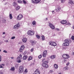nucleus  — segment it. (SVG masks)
I'll use <instances>...</instances> for the list:
<instances>
[{
    "instance_id": "dca6fc26",
    "label": "nucleus",
    "mask_w": 74,
    "mask_h": 74,
    "mask_svg": "<svg viewBox=\"0 0 74 74\" xmlns=\"http://www.w3.org/2000/svg\"><path fill=\"white\" fill-rule=\"evenodd\" d=\"M27 56L26 55L24 56H23V60H26V59H27Z\"/></svg>"
},
{
    "instance_id": "bb28decb",
    "label": "nucleus",
    "mask_w": 74,
    "mask_h": 74,
    "mask_svg": "<svg viewBox=\"0 0 74 74\" xmlns=\"http://www.w3.org/2000/svg\"><path fill=\"white\" fill-rule=\"evenodd\" d=\"M17 2L18 3H20V4L22 3V1L21 0H19Z\"/></svg>"
},
{
    "instance_id": "13d9d810",
    "label": "nucleus",
    "mask_w": 74,
    "mask_h": 74,
    "mask_svg": "<svg viewBox=\"0 0 74 74\" xmlns=\"http://www.w3.org/2000/svg\"><path fill=\"white\" fill-rule=\"evenodd\" d=\"M8 3V2H6L5 3V5H6V4H7Z\"/></svg>"
},
{
    "instance_id": "9d476101",
    "label": "nucleus",
    "mask_w": 74,
    "mask_h": 74,
    "mask_svg": "<svg viewBox=\"0 0 74 74\" xmlns=\"http://www.w3.org/2000/svg\"><path fill=\"white\" fill-rule=\"evenodd\" d=\"M19 27H20V24H19V23H18V24H17L16 25H15L14 26V27L16 28V29H18Z\"/></svg>"
},
{
    "instance_id": "6ab92c4d",
    "label": "nucleus",
    "mask_w": 74,
    "mask_h": 74,
    "mask_svg": "<svg viewBox=\"0 0 74 74\" xmlns=\"http://www.w3.org/2000/svg\"><path fill=\"white\" fill-rule=\"evenodd\" d=\"M68 69H69V68H68V67H66L65 68H63V70L64 71H66V70H67Z\"/></svg>"
},
{
    "instance_id": "a211bd4d",
    "label": "nucleus",
    "mask_w": 74,
    "mask_h": 74,
    "mask_svg": "<svg viewBox=\"0 0 74 74\" xmlns=\"http://www.w3.org/2000/svg\"><path fill=\"white\" fill-rule=\"evenodd\" d=\"M27 38H24L22 39V41H23L24 42H26V41H27Z\"/></svg>"
},
{
    "instance_id": "473e14b6",
    "label": "nucleus",
    "mask_w": 74,
    "mask_h": 74,
    "mask_svg": "<svg viewBox=\"0 0 74 74\" xmlns=\"http://www.w3.org/2000/svg\"><path fill=\"white\" fill-rule=\"evenodd\" d=\"M24 73H27V69H26L25 71H24Z\"/></svg>"
},
{
    "instance_id": "2f4dec72",
    "label": "nucleus",
    "mask_w": 74,
    "mask_h": 74,
    "mask_svg": "<svg viewBox=\"0 0 74 74\" xmlns=\"http://www.w3.org/2000/svg\"><path fill=\"white\" fill-rule=\"evenodd\" d=\"M35 74H39L40 73V71L38 72H35Z\"/></svg>"
},
{
    "instance_id": "69168bd1",
    "label": "nucleus",
    "mask_w": 74,
    "mask_h": 74,
    "mask_svg": "<svg viewBox=\"0 0 74 74\" xmlns=\"http://www.w3.org/2000/svg\"><path fill=\"white\" fill-rule=\"evenodd\" d=\"M73 55H74V52L73 53Z\"/></svg>"
},
{
    "instance_id": "4be33fe9",
    "label": "nucleus",
    "mask_w": 74,
    "mask_h": 74,
    "mask_svg": "<svg viewBox=\"0 0 74 74\" xmlns=\"http://www.w3.org/2000/svg\"><path fill=\"white\" fill-rule=\"evenodd\" d=\"M54 66L55 69H58V65L56 64H55L54 65Z\"/></svg>"
},
{
    "instance_id": "c03bdc74",
    "label": "nucleus",
    "mask_w": 74,
    "mask_h": 74,
    "mask_svg": "<svg viewBox=\"0 0 74 74\" xmlns=\"http://www.w3.org/2000/svg\"><path fill=\"white\" fill-rule=\"evenodd\" d=\"M0 74H3V73L1 71H0Z\"/></svg>"
},
{
    "instance_id": "e2e57ef3",
    "label": "nucleus",
    "mask_w": 74,
    "mask_h": 74,
    "mask_svg": "<svg viewBox=\"0 0 74 74\" xmlns=\"http://www.w3.org/2000/svg\"><path fill=\"white\" fill-rule=\"evenodd\" d=\"M33 64V63H31V64L30 65V66H31V65H32V64H33V65H34V64Z\"/></svg>"
},
{
    "instance_id": "5701e85b",
    "label": "nucleus",
    "mask_w": 74,
    "mask_h": 74,
    "mask_svg": "<svg viewBox=\"0 0 74 74\" xmlns=\"http://www.w3.org/2000/svg\"><path fill=\"white\" fill-rule=\"evenodd\" d=\"M16 10H19V9L20 8V7L18 6V5L17 6H16Z\"/></svg>"
},
{
    "instance_id": "9b49d317",
    "label": "nucleus",
    "mask_w": 74,
    "mask_h": 74,
    "mask_svg": "<svg viewBox=\"0 0 74 74\" xmlns=\"http://www.w3.org/2000/svg\"><path fill=\"white\" fill-rule=\"evenodd\" d=\"M25 48V46L24 45L22 46L19 49V51L20 52H22V50H23Z\"/></svg>"
},
{
    "instance_id": "c9c22d12",
    "label": "nucleus",
    "mask_w": 74,
    "mask_h": 74,
    "mask_svg": "<svg viewBox=\"0 0 74 74\" xmlns=\"http://www.w3.org/2000/svg\"><path fill=\"white\" fill-rule=\"evenodd\" d=\"M42 57V55H40L38 56V58H39V59H40V58H41Z\"/></svg>"
},
{
    "instance_id": "393cba45",
    "label": "nucleus",
    "mask_w": 74,
    "mask_h": 74,
    "mask_svg": "<svg viewBox=\"0 0 74 74\" xmlns=\"http://www.w3.org/2000/svg\"><path fill=\"white\" fill-rule=\"evenodd\" d=\"M41 37L42 41H44L45 39V37H44V36H42Z\"/></svg>"
},
{
    "instance_id": "a19ab883",
    "label": "nucleus",
    "mask_w": 74,
    "mask_h": 74,
    "mask_svg": "<svg viewBox=\"0 0 74 74\" xmlns=\"http://www.w3.org/2000/svg\"><path fill=\"white\" fill-rule=\"evenodd\" d=\"M61 1L62 3H64V2H65V1L64 0H61Z\"/></svg>"
},
{
    "instance_id": "37998d69",
    "label": "nucleus",
    "mask_w": 74,
    "mask_h": 74,
    "mask_svg": "<svg viewBox=\"0 0 74 74\" xmlns=\"http://www.w3.org/2000/svg\"><path fill=\"white\" fill-rule=\"evenodd\" d=\"M66 25H71V24L70 23H67Z\"/></svg>"
},
{
    "instance_id": "de8ad7c7",
    "label": "nucleus",
    "mask_w": 74,
    "mask_h": 74,
    "mask_svg": "<svg viewBox=\"0 0 74 74\" xmlns=\"http://www.w3.org/2000/svg\"><path fill=\"white\" fill-rule=\"evenodd\" d=\"M45 58H44L42 60V61L43 62H44V61H45Z\"/></svg>"
},
{
    "instance_id": "2eb2a0df",
    "label": "nucleus",
    "mask_w": 74,
    "mask_h": 74,
    "mask_svg": "<svg viewBox=\"0 0 74 74\" xmlns=\"http://www.w3.org/2000/svg\"><path fill=\"white\" fill-rule=\"evenodd\" d=\"M12 5L13 6L15 7L18 6V4H17L16 2H14L12 4Z\"/></svg>"
},
{
    "instance_id": "39448f33",
    "label": "nucleus",
    "mask_w": 74,
    "mask_h": 74,
    "mask_svg": "<svg viewBox=\"0 0 74 74\" xmlns=\"http://www.w3.org/2000/svg\"><path fill=\"white\" fill-rule=\"evenodd\" d=\"M22 55L20 54L19 56L17 58V60H18V63H20V62H21V60L19 59H22Z\"/></svg>"
},
{
    "instance_id": "bf43d9fd",
    "label": "nucleus",
    "mask_w": 74,
    "mask_h": 74,
    "mask_svg": "<svg viewBox=\"0 0 74 74\" xmlns=\"http://www.w3.org/2000/svg\"><path fill=\"white\" fill-rule=\"evenodd\" d=\"M52 12L53 14H54V13H53L54 12V11H52Z\"/></svg>"
},
{
    "instance_id": "c85d7f7f",
    "label": "nucleus",
    "mask_w": 74,
    "mask_h": 74,
    "mask_svg": "<svg viewBox=\"0 0 74 74\" xmlns=\"http://www.w3.org/2000/svg\"><path fill=\"white\" fill-rule=\"evenodd\" d=\"M33 34H34V32H33V31H31L30 36H31V35H33Z\"/></svg>"
},
{
    "instance_id": "b1692460",
    "label": "nucleus",
    "mask_w": 74,
    "mask_h": 74,
    "mask_svg": "<svg viewBox=\"0 0 74 74\" xmlns=\"http://www.w3.org/2000/svg\"><path fill=\"white\" fill-rule=\"evenodd\" d=\"M9 16L10 19H12V14H10Z\"/></svg>"
},
{
    "instance_id": "864d4df0",
    "label": "nucleus",
    "mask_w": 74,
    "mask_h": 74,
    "mask_svg": "<svg viewBox=\"0 0 74 74\" xmlns=\"http://www.w3.org/2000/svg\"><path fill=\"white\" fill-rule=\"evenodd\" d=\"M39 71H38L37 70H36V71L35 72H39Z\"/></svg>"
},
{
    "instance_id": "0e129e2a",
    "label": "nucleus",
    "mask_w": 74,
    "mask_h": 74,
    "mask_svg": "<svg viewBox=\"0 0 74 74\" xmlns=\"http://www.w3.org/2000/svg\"><path fill=\"white\" fill-rule=\"evenodd\" d=\"M46 20H48V18H46Z\"/></svg>"
},
{
    "instance_id": "0eeeda50",
    "label": "nucleus",
    "mask_w": 74,
    "mask_h": 74,
    "mask_svg": "<svg viewBox=\"0 0 74 74\" xmlns=\"http://www.w3.org/2000/svg\"><path fill=\"white\" fill-rule=\"evenodd\" d=\"M49 26L52 29H55V27L52 24H51V23L49 22Z\"/></svg>"
},
{
    "instance_id": "8fccbe9b",
    "label": "nucleus",
    "mask_w": 74,
    "mask_h": 74,
    "mask_svg": "<svg viewBox=\"0 0 74 74\" xmlns=\"http://www.w3.org/2000/svg\"><path fill=\"white\" fill-rule=\"evenodd\" d=\"M1 57L0 56V62H1Z\"/></svg>"
},
{
    "instance_id": "ea45409f",
    "label": "nucleus",
    "mask_w": 74,
    "mask_h": 74,
    "mask_svg": "<svg viewBox=\"0 0 74 74\" xmlns=\"http://www.w3.org/2000/svg\"><path fill=\"white\" fill-rule=\"evenodd\" d=\"M36 37H37V38H38V39H39V38H40V36H38V35H36Z\"/></svg>"
},
{
    "instance_id": "20e7f679",
    "label": "nucleus",
    "mask_w": 74,
    "mask_h": 74,
    "mask_svg": "<svg viewBox=\"0 0 74 74\" xmlns=\"http://www.w3.org/2000/svg\"><path fill=\"white\" fill-rule=\"evenodd\" d=\"M49 45H51L52 46H56V43L53 41H50L49 42Z\"/></svg>"
},
{
    "instance_id": "a878e982",
    "label": "nucleus",
    "mask_w": 74,
    "mask_h": 74,
    "mask_svg": "<svg viewBox=\"0 0 74 74\" xmlns=\"http://www.w3.org/2000/svg\"><path fill=\"white\" fill-rule=\"evenodd\" d=\"M31 33V31H29L27 32V34L28 35L30 36V34Z\"/></svg>"
},
{
    "instance_id": "ddd939ff",
    "label": "nucleus",
    "mask_w": 74,
    "mask_h": 74,
    "mask_svg": "<svg viewBox=\"0 0 74 74\" xmlns=\"http://www.w3.org/2000/svg\"><path fill=\"white\" fill-rule=\"evenodd\" d=\"M42 66L44 67H48V65L44 63H43Z\"/></svg>"
},
{
    "instance_id": "79ce46f5",
    "label": "nucleus",
    "mask_w": 74,
    "mask_h": 74,
    "mask_svg": "<svg viewBox=\"0 0 74 74\" xmlns=\"http://www.w3.org/2000/svg\"><path fill=\"white\" fill-rule=\"evenodd\" d=\"M71 39H72V40H74V36H72L71 37Z\"/></svg>"
},
{
    "instance_id": "774afa93",
    "label": "nucleus",
    "mask_w": 74,
    "mask_h": 74,
    "mask_svg": "<svg viewBox=\"0 0 74 74\" xmlns=\"http://www.w3.org/2000/svg\"><path fill=\"white\" fill-rule=\"evenodd\" d=\"M59 74H62L61 73H60Z\"/></svg>"
},
{
    "instance_id": "338daca9",
    "label": "nucleus",
    "mask_w": 74,
    "mask_h": 74,
    "mask_svg": "<svg viewBox=\"0 0 74 74\" xmlns=\"http://www.w3.org/2000/svg\"><path fill=\"white\" fill-rule=\"evenodd\" d=\"M1 49H0V52H1Z\"/></svg>"
},
{
    "instance_id": "f03ea898",
    "label": "nucleus",
    "mask_w": 74,
    "mask_h": 74,
    "mask_svg": "<svg viewBox=\"0 0 74 74\" xmlns=\"http://www.w3.org/2000/svg\"><path fill=\"white\" fill-rule=\"evenodd\" d=\"M23 70H24V67L22 66H20L19 67V70L18 71L19 73H22L23 71Z\"/></svg>"
},
{
    "instance_id": "5fc2aeb1",
    "label": "nucleus",
    "mask_w": 74,
    "mask_h": 74,
    "mask_svg": "<svg viewBox=\"0 0 74 74\" xmlns=\"http://www.w3.org/2000/svg\"><path fill=\"white\" fill-rule=\"evenodd\" d=\"M5 34V32H3V34Z\"/></svg>"
},
{
    "instance_id": "f257e3e1",
    "label": "nucleus",
    "mask_w": 74,
    "mask_h": 74,
    "mask_svg": "<svg viewBox=\"0 0 74 74\" xmlns=\"http://www.w3.org/2000/svg\"><path fill=\"white\" fill-rule=\"evenodd\" d=\"M64 41L65 42L63 44V46H69V43L71 44L72 42V41L70 40L69 39H66Z\"/></svg>"
},
{
    "instance_id": "3c124183",
    "label": "nucleus",
    "mask_w": 74,
    "mask_h": 74,
    "mask_svg": "<svg viewBox=\"0 0 74 74\" xmlns=\"http://www.w3.org/2000/svg\"><path fill=\"white\" fill-rule=\"evenodd\" d=\"M50 73H53V71L52 70H50L49 71Z\"/></svg>"
},
{
    "instance_id": "052dcab7",
    "label": "nucleus",
    "mask_w": 74,
    "mask_h": 74,
    "mask_svg": "<svg viewBox=\"0 0 74 74\" xmlns=\"http://www.w3.org/2000/svg\"><path fill=\"white\" fill-rule=\"evenodd\" d=\"M72 28L74 29V25L72 27Z\"/></svg>"
},
{
    "instance_id": "6e6552de",
    "label": "nucleus",
    "mask_w": 74,
    "mask_h": 74,
    "mask_svg": "<svg viewBox=\"0 0 74 74\" xmlns=\"http://www.w3.org/2000/svg\"><path fill=\"white\" fill-rule=\"evenodd\" d=\"M47 55V51L45 50L43 52V53L42 55H43V57H46Z\"/></svg>"
},
{
    "instance_id": "aec40b11",
    "label": "nucleus",
    "mask_w": 74,
    "mask_h": 74,
    "mask_svg": "<svg viewBox=\"0 0 74 74\" xmlns=\"http://www.w3.org/2000/svg\"><path fill=\"white\" fill-rule=\"evenodd\" d=\"M69 0L70 1V2H69V4H74V2H73L71 1L72 0Z\"/></svg>"
},
{
    "instance_id": "cd10ccee",
    "label": "nucleus",
    "mask_w": 74,
    "mask_h": 74,
    "mask_svg": "<svg viewBox=\"0 0 74 74\" xmlns=\"http://www.w3.org/2000/svg\"><path fill=\"white\" fill-rule=\"evenodd\" d=\"M10 70L12 71H14V70H15V68L14 67H13L12 68H11Z\"/></svg>"
},
{
    "instance_id": "7ed1b4c3",
    "label": "nucleus",
    "mask_w": 74,
    "mask_h": 74,
    "mask_svg": "<svg viewBox=\"0 0 74 74\" xmlns=\"http://www.w3.org/2000/svg\"><path fill=\"white\" fill-rule=\"evenodd\" d=\"M41 0H31L32 3H33V4H37Z\"/></svg>"
},
{
    "instance_id": "e433bc0d",
    "label": "nucleus",
    "mask_w": 74,
    "mask_h": 74,
    "mask_svg": "<svg viewBox=\"0 0 74 74\" xmlns=\"http://www.w3.org/2000/svg\"><path fill=\"white\" fill-rule=\"evenodd\" d=\"M15 67L16 68H18V64H16L15 66Z\"/></svg>"
},
{
    "instance_id": "f3484780",
    "label": "nucleus",
    "mask_w": 74,
    "mask_h": 74,
    "mask_svg": "<svg viewBox=\"0 0 74 74\" xmlns=\"http://www.w3.org/2000/svg\"><path fill=\"white\" fill-rule=\"evenodd\" d=\"M55 58H56L55 55H52L50 56V58H51V59H55Z\"/></svg>"
},
{
    "instance_id": "f704fd0d",
    "label": "nucleus",
    "mask_w": 74,
    "mask_h": 74,
    "mask_svg": "<svg viewBox=\"0 0 74 74\" xmlns=\"http://www.w3.org/2000/svg\"><path fill=\"white\" fill-rule=\"evenodd\" d=\"M48 63V61H45L44 62V63H45V64H47Z\"/></svg>"
},
{
    "instance_id": "58836bf2",
    "label": "nucleus",
    "mask_w": 74,
    "mask_h": 74,
    "mask_svg": "<svg viewBox=\"0 0 74 74\" xmlns=\"http://www.w3.org/2000/svg\"><path fill=\"white\" fill-rule=\"evenodd\" d=\"M15 36H13L11 38V39L12 40L15 39Z\"/></svg>"
},
{
    "instance_id": "09e8293b",
    "label": "nucleus",
    "mask_w": 74,
    "mask_h": 74,
    "mask_svg": "<svg viewBox=\"0 0 74 74\" xmlns=\"http://www.w3.org/2000/svg\"><path fill=\"white\" fill-rule=\"evenodd\" d=\"M70 64V63L69 62H68L67 64H66V65L67 66H69V64Z\"/></svg>"
},
{
    "instance_id": "f8f14e48",
    "label": "nucleus",
    "mask_w": 74,
    "mask_h": 74,
    "mask_svg": "<svg viewBox=\"0 0 74 74\" xmlns=\"http://www.w3.org/2000/svg\"><path fill=\"white\" fill-rule=\"evenodd\" d=\"M31 42L32 43V44L33 45H35L37 42L36 41L32 40L31 41Z\"/></svg>"
},
{
    "instance_id": "412c9836",
    "label": "nucleus",
    "mask_w": 74,
    "mask_h": 74,
    "mask_svg": "<svg viewBox=\"0 0 74 74\" xmlns=\"http://www.w3.org/2000/svg\"><path fill=\"white\" fill-rule=\"evenodd\" d=\"M32 59V57L31 56H29L28 58V60H30Z\"/></svg>"
},
{
    "instance_id": "4d7b16f0",
    "label": "nucleus",
    "mask_w": 74,
    "mask_h": 74,
    "mask_svg": "<svg viewBox=\"0 0 74 74\" xmlns=\"http://www.w3.org/2000/svg\"><path fill=\"white\" fill-rule=\"evenodd\" d=\"M34 50V49H31V51H33V50Z\"/></svg>"
},
{
    "instance_id": "603ef678",
    "label": "nucleus",
    "mask_w": 74,
    "mask_h": 74,
    "mask_svg": "<svg viewBox=\"0 0 74 74\" xmlns=\"http://www.w3.org/2000/svg\"><path fill=\"white\" fill-rule=\"evenodd\" d=\"M1 66H5V64H1Z\"/></svg>"
},
{
    "instance_id": "72a5a7b5",
    "label": "nucleus",
    "mask_w": 74,
    "mask_h": 74,
    "mask_svg": "<svg viewBox=\"0 0 74 74\" xmlns=\"http://www.w3.org/2000/svg\"><path fill=\"white\" fill-rule=\"evenodd\" d=\"M32 24L33 25H36V22L35 21H33L32 22Z\"/></svg>"
},
{
    "instance_id": "4c0bfd02",
    "label": "nucleus",
    "mask_w": 74,
    "mask_h": 74,
    "mask_svg": "<svg viewBox=\"0 0 74 74\" xmlns=\"http://www.w3.org/2000/svg\"><path fill=\"white\" fill-rule=\"evenodd\" d=\"M23 1L24 4H26V1L25 0H23Z\"/></svg>"
},
{
    "instance_id": "49530a36",
    "label": "nucleus",
    "mask_w": 74,
    "mask_h": 74,
    "mask_svg": "<svg viewBox=\"0 0 74 74\" xmlns=\"http://www.w3.org/2000/svg\"><path fill=\"white\" fill-rule=\"evenodd\" d=\"M4 67L3 66H2V65H1V64L0 65V68H3Z\"/></svg>"
},
{
    "instance_id": "6e6d98bb",
    "label": "nucleus",
    "mask_w": 74,
    "mask_h": 74,
    "mask_svg": "<svg viewBox=\"0 0 74 74\" xmlns=\"http://www.w3.org/2000/svg\"><path fill=\"white\" fill-rule=\"evenodd\" d=\"M56 30H58V31H59V29H58V28H56Z\"/></svg>"
},
{
    "instance_id": "680f3d73",
    "label": "nucleus",
    "mask_w": 74,
    "mask_h": 74,
    "mask_svg": "<svg viewBox=\"0 0 74 74\" xmlns=\"http://www.w3.org/2000/svg\"><path fill=\"white\" fill-rule=\"evenodd\" d=\"M11 58L12 59H14V57H11Z\"/></svg>"
},
{
    "instance_id": "4468645a",
    "label": "nucleus",
    "mask_w": 74,
    "mask_h": 74,
    "mask_svg": "<svg viewBox=\"0 0 74 74\" xmlns=\"http://www.w3.org/2000/svg\"><path fill=\"white\" fill-rule=\"evenodd\" d=\"M62 24H65L67 23V21L66 20H63L60 22Z\"/></svg>"
},
{
    "instance_id": "423d86ee",
    "label": "nucleus",
    "mask_w": 74,
    "mask_h": 74,
    "mask_svg": "<svg viewBox=\"0 0 74 74\" xmlns=\"http://www.w3.org/2000/svg\"><path fill=\"white\" fill-rule=\"evenodd\" d=\"M62 57L64 59H68L70 58V56L67 54H64L62 55Z\"/></svg>"
},
{
    "instance_id": "a18cd8bd",
    "label": "nucleus",
    "mask_w": 74,
    "mask_h": 74,
    "mask_svg": "<svg viewBox=\"0 0 74 74\" xmlns=\"http://www.w3.org/2000/svg\"><path fill=\"white\" fill-rule=\"evenodd\" d=\"M3 52L5 53H7V51L6 50H4L3 51Z\"/></svg>"
},
{
    "instance_id": "7c9ffc66",
    "label": "nucleus",
    "mask_w": 74,
    "mask_h": 74,
    "mask_svg": "<svg viewBox=\"0 0 74 74\" xmlns=\"http://www.w3.org/2000/svg\"><path fill=\"white\" fill-rule=\"evenodd\" d=\"M2 22L3 23H5V22H6V20L5 19H3L2 20Z\"/></svg>"
},
{
    "instance_id": "c756f323",
    "label": "nucleus",
    "mask_w": 74,
    "mask_h": 74,
    "mask_svg": "<svg viewBox=\"0 0 74 74\" xmlns=\"http://www.w3.org/2000/svg\"><path fill=\"white\" fill-rule=\"evenodd\" d=\"M56 11H60V8H58L56 9Z\"/></svg>"
},
{
    "instance_id": "1a4fd4ad",
    "label": "nucleus",
    "mask_w": 74,
    "mask_h": 74,
    "mask_svg": "<svg viewBox=\"0 0 74 74\" xmlns=\"http://www.w3.org/2000/svg\"><path fill=\"white\" fill-rule=\"evenodd\" d=\"M23 18V16L21 14H20L17 16V18L18 19H19V20H20L21 19V18Z\"/></svg>"
}]
</instances>
